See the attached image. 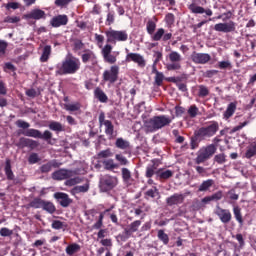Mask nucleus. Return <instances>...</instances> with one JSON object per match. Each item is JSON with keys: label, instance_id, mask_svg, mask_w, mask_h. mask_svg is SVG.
I'll list each match as a JSON object with an SVG mask.
<instances>
[{"label": "nucleus", "instance_id": "nucleus-16", "mask_svg": "<svg viewBox=\"0 0 256 256\" xmlns=\"http://www.w3.org/2000/svg\"><path fill=\"white\" fill-rule=\"evenodd\" d=\"M152 41H170V39L173 37V34L171 32L165 33V30L163 28H158L151 36Z\"/></svg>", "mask_w": 256, "mask_h": 256}, {"label": "nucleus", "instance_id": "nucleus-3", "mask_svg": "<svg viewBox=\"0 0 256 256\" xmlns=\"http://www.w3.org/2000/svg\"><path fill=\"white\" fill-rule=\"evenodd\" d=\"M57 69L56 73L58 75H75L81 69V60L73 56L68 57L62 64L57 65Z\"/></svg>", "mask_w": 256, "mask_h": 256}, {"label": "nucleus", "instance_id": "nucleus-58", "mask_svg": "<svg viewBox=\"0 0 256 256\" xmlns=\"http://www.w3.org/2000/svg\"><path fill=\"white\" fill-rule=\"evenodd\" d=\"M19 21H21V17L19 16H7L6 18H4V23H19Z\"/></svg>", "mask_w": 256, "mask_h": 256}, {"label": "nucleus", "instance_id": "nucleus-52", "mask_svg": "<svg viewBox=\"0 0 256 256\" xmlns=\"http://www.w3.org/2000/svg\"><path fill=\"white\" fill-rule=\"evenodd\" d=\"M164 79H165V75H163V72L156 71L155 83L158 87H161Z\"/></svg>", "mask_w": 256, "mask_h": 256}, {"label": "nucleus", "instance_id": "nucleus-34", "mask_svg": "<svg viewBox=\"0 0 256 256\" xmlns=\"http://www.w3.org/2000/svg\"><path fill=\"white\" fill-rule=\"evenodd\" d=\"M201 141H203V140L201 139L199 134L196 133V131H195L194 135L190 138V148L192 149V151H195V149H197V147H199V143H201Z\"/></svg>", "mask_w": 256, "mask_h": 256}, {"label": "nucleus", "instance_id": "nucleus-20", "mask_svg": "<svg viewBox=\"0 0 256 256\" xmlns=\"http://www.w3.org/2000/svg\"><path fill=\"white\" fill-rule=\"evenodd\" d=\"M139 227H141V220H136L132 223H130L125 229H124V235L129 239L133 233H137L139 231Z\"/></svg>", "mask_w": 256, "mask_h": 256}, {"label": "nucleus", "instance_id": "nucleus-56", "mask_svg": "<svg viewBox=\"0 0 256 256\" xmlns=\"http://www.w3.org/2000/svg\"><path fill=\"white\" fill-rule=\"evenodd\" d=\"M29 146V138L21 137L19 142L17 143V147L20 149H25V147Z\"/></svg>", "mask_w": 256, "mask_h": 256}, {"label": "nucleus", "instance_id": "nucleus-12", "mask_svg": "<svg viewBox=\"0 0 256 256\" xmlns=\"http://www.w3.org/2000/svg\"><path fill=\"white\" fill-rule=\"evenodd\" d=\"M131 61L136 63L140 69H145L147 66V60H145V57L139 53H128L126 55V62L131 63Z\"/></svg>", "mask_w": 256, "mask_h": 256}, {"label": "nucleus", "instance_id": "nucleus-18", "mask_svg": "<svg viewBox=\"0 0 256 256\" xmlns=\"http://www.w3.org/2000/svg\"><path fill=\"white\" fill-rule=\"evenodd\" d=\"M54 198L58 201L61 207H69V205L73 203V200L69 198L67 193L56 192Z\"/></svg>", "mask_w": 256, "mask_h": 256}, {"label": "nucleus", "instance_id": "nucleus-21", "mask_svg": "<svg viewBox=\"0 0 256 256\" xmlns=\"http://www.w3.org/2000/svg\"><path fill=\"white\" fill-rule=\"evenodd\" d=\"M183 201H185V195L179 193H175L166 199V203L169 207H173V205H181Z\"/></svg>", "mask_w": 256, "mask_h": 256}, {"label": "nucleus", "instance_id": "nucleus-28", "mask_svg": "<svg viewBox=\"0 0 256 256\" xmlns=\"http://www.w3.org/2000/svg\"><path fill=\"white\" fill-rule=\"evenodd\" d=\"M4 172L8 181H13V179H15V174H13V170L11 169V159L9 158L5 161Z\"/></svg>", "mask_w": 256, "mask_h": 256}, {"label": "nucleus", "instance_id": "nucleus-61", "mask_svg": "<svg viewBox=\"0 0 256 256\" xmlns=\"http://www.w3.org/2000/svg\"><path fill=\"white\" fill-rule=\"evenodd\" d=\"M214 161L218 163L219 165H223L227 161L225 154H217L214 157Z\"/></svg>", "mask_w": 256, "mask_h": 256}, {"label": "nucleus", "instance_id": "nucleus-24", "mask_svg": "<svg viewBox=\"0 0 256 256\" xmlns=\"http://www.w3.org/2000/svg\"><path fill=\"white\" fill-rule=\"evenodd\" d=\"M94 98L100 103H107V101H109V97L101 87H96L94 89Z\"/></svg>", "mask_w": 256, "mask_h": 256}, {"label": "nucleus", "instance_id": "nucleus-29", "mask_svg": "<svg viewBox=\"0 0 256 256\" xmlns=\"http://www.w3.org/2000/svg\"><path fill=\"white\" fill-rule=\"evenodd\" d=\"M215 185V180L208 179L204 180L198 187V191L200 193H205V191H209L210 187H213Z\"/></svg>", "mask_w": 256, "mask_h": 256}, {"label": "nucleus", "instance_id": "nucleus-39", "mask_svg": "<svg viewBox=\"0 0 256 256\" xmlns=\"http://www.w3.org/2000/svg\"><path fill=\"white\" fill-rule=\"evenodd\" d=\"M233 213L239 225H243V215L241 214V208L239 206H233Z\"/></svg>", "mask_w": 256, "mask_h": 256}, {"label": "nucleus", "instance_id": "nucleus-42", "mask_svg": "<svg viewBox=\"0 0 256 256\" xmlns=\"http://www.w3.org/2000/svg\"><path fill=\"white\" fill-rule=\"evenodd\" d=\"M217 67L218 69H222V70H225V69L231 70L233 69V64L229 60H223L218 62Z\"/></svg>", "mask_w": 256, "mask_h": 256}, {"label": "nucleus", "instance_id": "nucleus-11", "mask_svg": "<svg viewBox=\"0 0 256 256\" xmlns=\"http://www.w3.org/2000/svg\"><path fill=\"white\" fill-rule=\"evenodd\" d=\"M98 121L101 126L104 125L107 137L113 139L115 137V126H113V123L110 120L105 119V113H100Z\"/></svg>", "mask_w": 256, "mask_h": 256}, {"label": "nucleus", "instance_id": "nucleus-55", "mask_svg": "<svg viewBox=\"0 0 256 256\" xmlns=\"http://www.w3.org/2000/svg\"><path fill=\"white\" fill-rule=\"evenodd\" d=\"M115 159L120 165H129V160H127V157L123 156V154H116Z\"/></svg>", "mask_w": 256, "mask_h": 256}, {"label": "nucleus", "instance_id": "nucleus-14", "mask_svg": "<svg viewBox=\"0 0 256 256\" xmlns=\"http://www.w3.org/2000/svg\"><path fill=\"white\" fill-rule=\"evenodd\" d=\"M188 9L194 15H203L204 14V17H213V10H211V8L205 9L202 6L192 3L188 6Z\"/></svg>", "mask_w": 256, "mask_h": 256}, {"label": "nucleus", "instance_id": "nucleus-6", "mask_svg": "<svg viewBox=\"0 0 256 256\" xmlns=\"http://www.w3.org/2000/svg\"><path fill=\"white\" fill-rule=\"evenodd\" d=\"M215 151H217V148L213 144L201 148L197 153V157L195 158V164L201 165V163H205L207 159L215 155Z\"/></svg>", "mask_w": 256, "mask_h": 256}, {"label": "nucleus", "instance_id": "nucleus-10", "mask_svg": "<svg viewBox=\"0 0 256 256\" xmlns=\"http://www.w3.org/2000/svg\"><path fill=\"white\" fill-rule=\"evenodd\" d=\"M168 59L170 63L166 64L167 71H179L181 69V62L183 61V57L177 51H172L168 55Z\"/></svg>", "mask_w": 256, "mask_h": 256}, {"label": "nucleus", "instance_id": "nucleus-23", "mask_svg": "<svg viewBox=\"0 0 256 256\" xmlns=\"http://www.w3.org/2000/svg\"><path fill=\"white\" fill-rule=\"evenodd\" d=\"M62 165L63 164L61 162L57 161V160H51L48 163L43 164L40 167V171H41V173H49V171H51V169H53V168L57 169Z\"/></svg>", "mask_w": 256, "mask_h": 256}, {"label": "nucleus", "instance_id": "nucleus-5", "mask_svg": "<svg viewBox=\"0 0 256 256\" xmlns=\"http://www.w3.org/2000/svg\"><path fill=\"white\" fill-rule=\"evenodd\" d=\"M22 135H24V137H32L33 139H43L44 141H47V143H51V139L53 138V133L51 131L45 130L41 133L35 128L24 130Z\"/></svg>", "mask_w": 256, "mask_h": 256}, {"label": "nucleus", "instance_id": "nucleus-22", "mask_svg": "<svg viewBox=\"0 0 256 256\" xmlns=\"http://www.w3.org/2000/svg\"><path fill=\"white\" fill-rule=\"evenodd\" d=\"M45 17V11L41 9H34L30 11L28 14L24 15V19H35V21H39V19H45Z\"/></svg>", "mask_w": 256, "mask_h": 256}, {"label": "nucleus", "instance_id": "nucleus-60", "mask_svg": "<svg viewBox=\"0 0 256 256\" xmlns=\"http://www.w3.org/2000/svg\"><path fill=\"white\" fill-rule=\"evenodd\" d=\"M16 126L19 129H29V127H31V124H29V122H25V120H17Z\"/></svg>", "mask_w": 256, "mask_h": 256}, {"label": "nucleus", "instance_id": "nucleus-4", "mask_svg": "<svg viewBox=\"0 0 256 256\" xmlns=\"http://www.w3.org/2000/svg\"><path fill=\"white\" fill-rule=\"evenodd\" d=\"M217 131H219V122L212 121L208 126H204L196 130V133L202 141H205V139H211V137H214V135L217 134Z\"/></svg>", "mask_w": 256, "mask_h": 256}, {"label": "nucleus", "instance_id": "nucleus-63", "mask_svg": "<svg viewBox=\"0 0 256 256\" xmlns=\"http://www.w3.org/2000/svg\"><path fill=\"white\" fill-rule=\"evenodd\" d=\"M227 195L231 201H238L239 200V194H236L235 189H231L227 192Z\"/></svg>", "mask_w": 256, "mask_h": 256}, {"label": "nucleus", "instance_id": "nucleus-1", "mask_svg": "<svg viewBox=\"0 0 256 256\" xmlns=\"http://www.w3.org/2000/svg\"><path fill=\"white\" fill-rule=\"evenodd\" d=\"M172 121L171 117L167 115L154 116L144 121V129L146 133H155L159 129L171 125Z\"/></svg>", "mask_w": 256, "mask_h": 256}, {"label": "nucleus", "instance_id": "nucleus-31", "mask_svg": "<svg viewBox=\"0 0 256 256\" xmlns=\"http://www.w3.org/2000/svg\"><path fill=\"white\" fill-rule=\"evenodd\" d=\"M115 145L117 149H122L123 151L131 149V143L123 138H117Z\"/></svg>", "mask_w": 256, "mask_h": 256}, {"label": "nucleus", "instance_id": "nucleus-9", "mask_svg": "<svg viewBox=\"0 0 256 256\" xmlns=\"http://www.w3.org/2000/svg\"><path fill=\"white\" fill-rule=\"evenodd\" d=\"M102 79L105 83H109V85L117 83L119 80V66L113 65L110 69L104 70Z\"/></svg>", "mask_w": 256, "mask_h": 256}, {"label": "nucleus", "instance_id": "nucleus-17", "mask_svg": "<svg viewBox=\"0 0 256 256\" xmlns=\"http://www.w3.org/2000/svg\"><path fill=\"white\" fill-rule=\"evenodd\" d=\"M191 60L196 65H206V63H209L211 61V55H209L207 53L194 52L191 55Z\"/></svg>", "mask_w": 256, "mask_h": 256}, {"label": "nucleus", "instance_id": "nucleus-35", "mask_svg": "<svg viewBox=\"0 0 256 256\" xmlns=\"http://www.w3.org/2000/svg\"><path fill=\"white\" fill-rule=\"evenodd\" d=\"M50 131H55L56 133H61L65 131L63 124L57 121H51L48 125Z\"/></svg>", "mask_w": 256, "mask_h": 256}, {"label": "nucleus", "instance_id": "nucleus-40", "mask_svg": "<svg viewBox=\"0 0 256 256\" xmlns=\"http://www.w3.org/2000/svg\"><path fill=\"white\" fill-rule=\"evenodd\" d=\"M157 177H159L160 179H171V177H173V171L171 170H158L157 172Z\"/></svg>", "mask_w": 256, "mask_h": 256}, {"label": "nucleus", "instance_id": "nucleus-33", "mask_svg": "<svg viewBox=\"0 0 256 256\" xmlns=\"http://www.w3.org/2000/svg\"><path fill=\"white\" fill-rule=\"evenodd\" d=\"M157 172H159V170H157V164H155V162H152L151 164H149L146 167V177L147 179H151V177H153V175H157Z\"/></svg>", "mask_w": 256, "mask_h": 256}, {"label": "nucleus", "instance_id": "nucleus-54", "mask_svg": "<svg viewBox=\"0 0 256 256\" xmlns=\"http://www.w3.org/2000/svg\"><path fill=\"white\" fill-rule=\"evenodd\" d=\"M7 47H9V44L5 40H0V57H5Z\"/></svg>", "mask_w": 256, "mask_h": 256}, {"label": "nucleus", "instance_id": "nucleus-64", "mask_svg": "<svg viewBox=\"0 0 256 256\" xmlns=\"http://www.w3.org/2000/svg\"><path fill=\"white\" fill-rule=\"evenodd\" d=\"M111 51H113V47L110 44H106L103 48H102V56L105 57L107 55L111 54Z\"/></svg>", "mask_w": 256, "mask_h": 256}, {"label": "nucleus", "instance_id": "nucleus-15", "mask_svg": "<svg viewBox=\"0 0 256 256\" xmlns=\"http://www.w3.org/2000/svg\"><path fill=\"white\" fill-rule=\"evenodd\" d=\"M237 29V24L233 21L228 23H218L214 25V30L218 33H233Z\"/></svg>", "mask_w": 256, "mask_h": 256}, {"label": "nucleus", "instance_id": "nucleus-51", "mask_svg": "<svg viewBox=\"0 0 256 256\" xmlns=\"http://www.w3.org/2000/svg\"><path fill=\"white\" fill-rule=\"evenodd\" d=\"M103 59L105 61V63H109V65H113L115 63H117V56L113 55V54H107L106 56H103Z\"/></svg>", "mask_w": 256, "mask_h": 256}, {"label": "nucleus", "instance_id": "nucleus-32", "mask_svg": "<svg viewBox=\"0 0 256 256\" xmlns=\"http://www.w3.org/2000/svg\"><path fill=\"white\" fill-rule=\"evenodd\" d=\"M122 179L126 185H131V181H133V177L131 176V170L129 168H122Z\"/></svg>", "mask_w": 256, "mask_h": 256}, {"label": "nucleus", "instance_id": "nucleus-38", "mask_svg": "<svg viewBox=\"0 0 256 256\" xmlns=\"http://www.w3.org/2000/svg\"><path fill=\"white\" fill-rule=\"evenodd\" d=\"M256 155V141L252 142L246 150L245 157L246 159H252Z\"/></svg>", "mask_w": 256, "mask_h": 256}, {"label": "nucleus", "instance_id": "nucleus-25", "mask_svg": "<svg viewBox=\"0 0 256 256\" xmlns=\"http://www.w3.org/2000/svg\"><path fill=\"white\" fill-rule=\"evenodd\" d=\"M82 63H91L92 67H95L97 65V56H95V53L88 51L82 54Z\"/></svg>", "mask_w": 256, "mask_h": 256}, {"label": "nucleus", "instance_id": "nucleus-7", "mask_svg": "<svg viewBox=\"0 0 256 256\" xmlns=\"http://www.w3.org/2000/svg\"><path fill=\"white\" fill-rule=\"evenodd\" d=\"M107 43L125 42L129 39V34L125 30H108L106 31Z\"/></svg>", "mask_w": 256, "mask_h": 256}, {"label": "nucleus", "instance_id": "nucleus-46", "mask_svg": "<svg viewBox=\"0 0 256 256\" xmlns=\"http://www.w3.org/2000/svg\"><path fill=\"white\" fill-rule=\"evenodd\" d=\"M103 165H104V169H106L107 171L117 169V167H118L117 164H115V161H113V159L105 160L103 162Z\"/></svg>", "mask_w": 256, "mask_h": 256}, {"label": "nucleus", "instance_id": "nucleus-36", "mask_svg": "<svg viewBox=\"0 0 256 256\" xmlns=\"http://www.w3.org/2000/svg\"><path fill=\"white\" fill-rule=\"evenodd\" d=\"M109 211H111V209H106L104 212L99 214L98 221L93 224L92 229L99 230L101 227H103V219H105V214L109 213Z\"/></svg>", "mask_w": 256, "mask_h": 256}, {"label": "nucleus", "instance_id": "nucleus-8", "mask_svg": "<svg viewBox=\"0 0 256 256\" xmlns=\"http://www.w3.org/2000/svg\"><path fill=\"white\" fill-rule=\"evenodd\" d=\"M119 183V180L115 176L105 175L100 178V191L102 193H107V191H111V189H115Z\"/></svg>", "mask_w": 256, "mask_h": 256}, {"label": "nucleus", "instance_id": "nucleus-59", "mask_svg": "<svg viewBox=\"0 0 256 256\" xmlns=\"http://www.w3.org/2000/svg\"><path fill=\"white\" fill-rule=\"evenodd\" d=\"M0 235L1 237H11V235H13V230L3 227L0 229Z\"/></svg>", "mask_w": 256, "mask_h": 256}, {"label": "nucleus", "instance_id": "nucleus-2", "mask_svg": "<svg viewBox=\"0 0 256 256\" xmlns=\"http://www.w3.org/2000/svg\"><path fill=\"white\" fill-rule=\"evenodd\" d=\"M75 175H77L76 170L59 169L54 173H52V179H54L55 181H63L67 179L65 181V185L67 187H73L74 185H77L83 181L81 177L79 176L75 177ZM71 177H74V178H71Z\"/></svg>", "mask_w": 256, "mask_h": 256}, {"label": "nucleus", "instance_id": "nucleus-53", "mask_svg": "<svg viewBox=\"0 0 256 256\" xmlns=\"http://www.w3.org/2000/svg\"><path fill=\"white\" fill-rule=\"evenodd\" d=\"M113 152L111 149L102 150L98 153V159H107V157H112Z\"/></svg>", "mask_w": 256, "mask_h": 256}, {"label": "nucleus", "instance_id": "nucleus-37", "mask_svg": "<svg viewBox=\"0 0 256 256\" xmlns=\"http://www.w3.org/2000/svg\"><path fill=\"white\" fill-rule=\"evenodd\" d=\"M49 57H51V45H46L44 46L42 55L40 57L41 63H47V61H49Z\"/></svg>", "mask_w": 256, "mask_h": 256}, {"label": "nucleus", "instance_id": "nucleus-44", "mask_svg": "<svg viewBox=\"0 0 256 256\" xmlns=\"http://www.w3.org/2000/svg\"><path fill=\"white\" fill-rule=\"evenodd\" d=\"M159 195V190L156 187L151 188L145 192V199H155Z\"/></svg>", "mask_w": 256, "mask_h": 256}, {"label": "nucleus", "instance_id": "nucleus-30", "mask_svg": "<svg viewBox=\"0 0 256 256\" xmlns=\"http://www.w3.org/2000/svg\"><path fill=\"white\" fill-rule=\"evenodd\" d=\"M65 251L67 255L73 256L75 253H79L81 251V245L72 243L66 247Z\"/></svg>", "mask_w": 256, "mask_h": 256}, {"label": "nucleus", "instance_id": "nucleus-41", "mask_svg": "<svg viewBox=\"0 0 256 256\" xmlns=\"http://www.w3.org/2000/svg\"><path fill=\"white\" fill-rule=\"evenodd\" d=\"M157 237L159 241H162L163 245H169V235L164 230H158Z\"/></svg>", "mask_w": 256, "mask_h": 256}, {"label": "nucleus", "instance_id": "nucleus-47", "mask_svg": "<svg viewBox=\"0 0 256 256\" xmlns=\"http://www.w3.org/2000/svg\"><path fill=\"white\" fill-rule=\"evenodd\" d=\"M209 95V88L205 85L198 86V97L204 98Z\"/></svg>", "mask_w": 256, "mask_h": 256}, {"label": "nucleus", "instance_id": "nucleus-19", "mask_svg": "<svg viewBox=\"0 0 256 256\" xmlns=\"http://www.w3.org/2000/svg\"><path fill=\"white\" fill-rule=\"evenodd\" d=\"M67 23H69V17H67V15L65 14L55 16L50 21V25L56 28L63 27L67 25Z\"/></svg>", "mask_w": 256, "mask_h": 256}, {"label": "nucleus", "instance_id": "nucleus-43", "mask_svg": "<svg viewBox=\"0 0 256 256\" xmlns=\"http://www.w3.org/2000/svg\"><path fill=\"white\" fill-rule=\"evenodd\" d=\"M42 209L44 211H47V213L53 214V212L55 211V205L52 202L44 200L42 204Z\"/></svg>", "mask_w": 256, "mask_h": 256}, {"label": "nucleus", "instance_id": "nucleus-13", "mask_svg": "<svg viewBox=\"0 0 256 256\" xmlns=\"http://www.w3.org/2000/svg\"><path fill=\"white\" fill-rule=\"evenodd\" d=\"M214 213L224 225H227V223H231V219H233L231 211L229 209H223L220 206H216Z\"/></svg>", "mask_w": 256, "mask_h": 256}, {"label": "nucleus", "instance_id": "nucleus-26", "mask_svg": "<svg viewBox=\"0 0 256 256\" xmlns=\"http://www.w3.org/2000/svg\"><path fill=\"white\" fill-rule=\"evenodd\" d=\"M235 111H237V102H231L228 104L226 111L223 113V119L226 121L231 119V117L235 115Z\"/></svg>", "mask_w": 256, "mask_h": 256}, {"label": "nucleus", "instance_id": "nucleus-50", "mask_svg": "<svg viewBox=\"0 0 256 256\" xmlns=\"http://www.w3.org/2000/svg\"><path fill=\"white\" fill-rule=\"evenodd\" d=\"M188 115L191 117V119H195V117L199 115V108L196 105H191L188 108Z\"/></svg>", "mask_w": 256, "mask_h": 256}, {"label": "nucleus", "instance_id": "nucleus-57", "mask_svg": "<svg viewBox=\"0 0 256 256\" xmlns=\"http://www.w3.org/2000/svg\"><path fill=\"white\" fill-rule=\"evenodd\" d=\"M41 159H39V154L37 153H32L30 154L29 158H28V162L30 165H35V163H39Z\"/></svg>", "mask_w": 256, "mask_h": 256}, {"label": "nucleus", "instance_id": "nucleus-62", "mask_svg": "<svg viewBox=\"0 0 256 256\" xmlns=\"http://www.w3.org/2000/svg\"><path fill=\"white\" fill-rule=\"evenodd\" d=\"M165 23L170 26L173 25L175 23V15L173 13L166 14Z\"/></svg>", "mask_w": 256, "mask_h": 256}, {"label": "nucleus", "instance_id": "nucleus-49", "mask_svg": "<svg viewBox=\"0 0 256 256\" xmlns=\"http://www.w3.org/2000/svg\"><path fill=\"white\" fill-rule=\"evenodd\" d=\"M64 109L66 111H79V109H81V104H79V102H76L74 104H64Z\"/></svg>", "mask_w": 256, "mask_h": 256}, {"label": "nucleus", "instance_id": "nucleus-27", "mask_svg": "<svg viewBox=\"0 0 256 256\" xmlns=\"http://www.w3.org/2000/svg\"><path fill=\"white\" fill-rule=\"evenodd\" d=\"M159 20L157 19V17H153L152 19H149L146 22V31L148 33V35H150V37L155 33V29H157V22Z\"/></svg>", "mask_w": 256, "mask_h": 256}, {"label": "nucleus", "instance_id": "nucleus-48", "mask_svg": "<svg viewBox=\"0 0 256 256\" xmlns=\"http://www.w3.org/2000/svg\"><path fill=\"white\" fill-rule=\"evenodd\" d=\"M87 191H89V184L75 186L72 189V193H87Z\"/></svg>", "mask_w": 256, "mask_h": 256}, {"label": "nucleus", "instance_id": "nucleus-45", "mask_svg": "<svg viewBox=\"0 0 256 256\" xmlns=\"http://www.w3.org/2000/svg\"><path fill=\"white\" fill-rule=\"evenodd\" d=\"M45 200L41 198H35L33 201L30 202V207L33 209H43V203Z\"/></svg>", "mask_w": 256, "mask_h": 256}]
</instances>
